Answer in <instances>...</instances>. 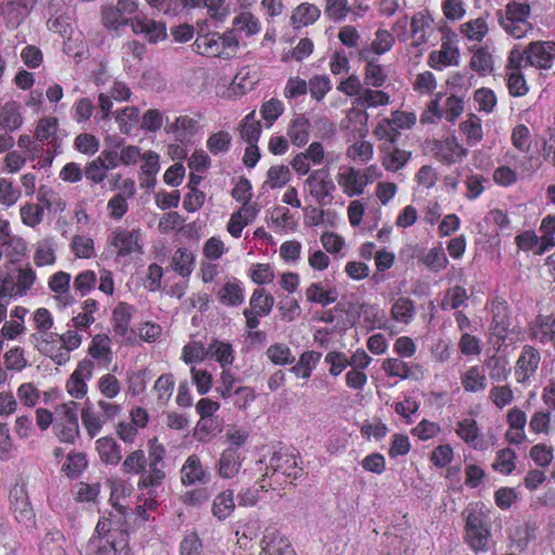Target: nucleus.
<instances>
[{
	"mask_svg": "<svg viewBox=\"0 0 555 555\" xmlns=\"http://www.w3.org/2000/svg\"><path fill=\"white\" fill-rule=\"evenodd\" d=\"M95 533L80 550L81 555H118L128 546L129 532L126 521V509L114 505V512L98 521Z\"/></svg>",
	"mask_w": 555,
	"mask_h": 555,
	"instance_id": "1",
	"label": "nucleus"
},
{
	"mask_svg": "<svg viewBox=\"0 0 555 555\" xmlns=\"http://www.w3.org/2000/svg\"><path fill=\"white\" fill-rule=\"evenodd\" d=\"M166 448L156 437L147 441V456L142 449L126 455L121 470L126 475H139L138 488H157L166 479Z\"/></svg>",
	"mask_w": 555,
	"mask_h": 555,
	"instance_id": "2",
	"label": "nucleus"
},
{
	"mask_svg": "<svg viewBox=\"0 0 555 555\" xmlns=\"http://www.w3.org/2000/svg\"><path fill=\"white\" fill-rule=\"evenodd\" d=\"M463 515L465 517L464 541L475 553L488 551L491 538L490 519L478 505H470Z\"/></svg>",
	"mask_w": 555,
	"mask_h": 555,
	"instance_id": "3",
	"label": "nucleus"
},
{
	"mask_svg": "<svg viewBox=\"0 0 555 555\" xmlns=\"http://www.w3.org/2000/svg\"><path fill=\"white\" fill-rule=\"evenodd\" d=\"M238 39L233 30L220 33H208L198 35L193 47L198 54L208 57H220L230 60L237 53Z\"/></svg>",
	"mask_w": 555,
	"mask_h": 555,
	"instance_id": "4",
	"label": "nucleus"
},
{
	"mask_svg": "<svg viewBox=\"0 0 555 555\" xmlns=\"http://www.w3.org/2000/svg\"><path fill=\"white\" fill-rule=\"evenodd\" d=\"M530 14V5L517 1H509L504 11L496 12L499 25L515 39L524 38L532 29V24L529 22Z\"/></svg>",
	"mask_w": 555,
	"mask_h": 555,
	"instance_id": "5",
	"label": "nucleus"
},
{
	"mask_svg": "<svg viewBox=\"0 0 555 555\" xmlns=\"http://www.w3.org/2000/svg\"><path fill=\"white\" fill-rule=\"evenodd\" d=\"M53 431L61 442L76 443L80 436L78 403L76 401L69 400L55 406Z\"/></svg>",
	"mask_w": 555,
	"mask_h": 555,
	"instance_id": "6",
	"label": "nucleus"
},
{
	"mask_svg": "<svg viewBox=\"0 0 555 555\" xmlns=\"http://www.w3.org/2000/svg\"><path fill=\"white\" fill-rule=\"evenodd\" d=\"M378 178V169L375 165L359 169L348 167L336 176V181L348 197L362 195L365 188Z\"/></svg>",
	"mask_w": 555,
	"mask_h": 555,
	"instance_id": "7",
	"label": "nucleus"
},
{
	"mask_svg": "<svg viewBox=\"0 0 555 555\" xmlns=\"http://www.w3.org/2000/svg\"><path fill=\"white\" fill-rule=\"evenodd\" d=\"M309 194L319 205H331L336 185L327 170L318 169L312 171L305 181Z\"/></svg>",
	"mask_w": 555,
	"mask_h": 555,
	"instance_id": "8",
	"label": "nucleus"
},
{
	"mask_svg": "<svg viewBox=\"0 0 555 555\" xmlns=\"http://www.w3.org/2000/svg\"><path fill=\"white\" fill-rule=\"evenodd\" d=\"M274 306V297L267 294L263 288H256L249 298V308L244 309L243 315L246 320V327L255 330L260 324V318L270 314Z\"/></svg>",
	"mask_w": 555,
	"mask_h": 555,
	"instance_id": "9",
	"label": "nucleus"
},
{
	"mask_svg": "<svg viewBox=\"0 0 555 555\" xmlns=\"http://www.w3.org/2000/svg\"><path fill=\"white\" fill-rule=\"evenodd\" d=\"M373 362V358L362 348L351 353L350 370L345 375L346 386L353 391H362L369 380L366 369Z\"/></svg>",
	"mask_w": 555,
	"mask_h": 555,
	"instance_id": "10",
	"label": "nucleus"
},
{
	"mask_svg": "<svg viewBox=\"0 0 555 555\" xmlns=\"http://www.w3.org/2000/svg\"><path fill=\"white\" fill-rule=\"evenodd\" d=\"M490 310L492 313L490 334L501 345L506 340L512 325L511 308L504 298L496 297L492 300Z\"/></svg>",
	"mask_w": 555,
	"mask_h": 555,
	"instance_id": "11",
	"label": "nucleus"
},
{
	"mask_svg": "<svg viewBox=\"0 0 555 555\" xmlns=\"http://www.w3.org/2000/svg\"><path fill=\"white\" fill-rule=\"evenodd\" d=\"M140 229L116 228L111 236L109 244L114 247L118 257H128L133 254H142Z\"/></svg>",
	"mask_w": 555,
	"mask_h": 555,
	"instance_id": "12",
	"label": "nucleus"
},
{
	"mask_svg": "<svg viewBox=\"0 0 555 555\" xmlns=\"http://www.w3.org/2000/svg\"><path fill=\"white\" fill-rule=\"evenodd\" d=\"M93 371L94 363L89 358H85L78 362L65 385L66 391L72 398L80 400L87 396V382L91 379Z\"/></svg>",
	"mask_w": 555,
	"mask_h": 555,
	"instance_id": "13",
	"label": "nucleus"
},
{
	"mask_svg": "<svg viewBox=\"0 0 555 555\" xmlns=\"http://www.w3.org/2000/svg\"><path fill=\"white\" fill-rule=\"evenodd\" d=\"M527 65L548 70L555 62V41L537 40L526 47Z\"/></svg>",
	"mask_w": 555,
	"mask_h": 555,
	"instance_id": "14",
	"label": "nucleus"
},
{
	"mask_svg": "<svg viewBox=\"0 0 555 555\" xmlns=\"http://www.w3.org/2000/svg\"><path fill=\"white\" fill-rule=\"evenodd\" d=\"M433 155L443 165L461 163L467 156V149L461 145L454 135L433 142Z\"/></svg>",
	"mask_w": 555,
	"mask_h": 555,
	"instance_id": "15",
	"label": "nucleus"
},
{
	"mask_svg": "<svg viewBox=\"0 0 555 555\" xmlns=\"http://www.w3.org/2000/svg\"><path fill=\"white\" fill-rule=\"evenodd\" d=\"M259 555H297L291 541L276 528H266L260 540Z\"/></svg>",
	"mask_w": 555,
	"mask_h": 555,
	"instance_id": "16",
	"label": "nucleus"
},
{
	"mask_svg": "<svg viewBox=\"0 0 555 555\" xmlns=\"http://www.w3.org/2000/svg\"><path fill=\"white\" fill-rule=\"evenodd\" d=\"M130 26L135 35H141L150 43H157L167 37L165 23L149 18L143 14L131 17Z\"/></svg>",
	"mask_w": 555,
	"mask_h": 555,
	"instance_id": "17",
	"label": "nucleus"
},
{
	"mask_svg": "<svg viewBox=\"0 0 555 555\" xmlns=\"http://www.w3.org/2000/svg\"><path fill=\"white\" fill-rule=\"evenodd\" d=\"M10 502L15 519L20 524L29 526L34 520L35 514L24 483L14 485L10 491Z\"/></svg>",
	"mask_w": 555,
	"mask_h": 555,
	"instance_id": "18",
	"label": "nucleus"
},
{
	"mask_svg": "<svg viewBox=\"0 0 555 555\" xmlns=\"http://www.w3.org/2000/svg\"><path fill=\"white\" fill-rule=\"evenodd\" d=\"M269 470H272V474H282L289 480V482L299 478L302 474V468L298 465L296 456L286 451H278L273 453L270 459L269 466L267 467L266 476H268Z\"/></svg>",
	"mask_w": 555,
	"mask_h": 555,
	"instance_id": "19",
	"label": "nucleus"
},
{
	"mask_svg": "<svg viewBox=\"0 0 555 555\" xmlns=\"http://www.w3.org/2000/svg\"><path fill=\"white\" fill-rule=\"evenodd\" d=\"M460 50L454 46L449 36L442 37L440 50L429 53L427 64L436 69L442 70L446 67L459 64Z\"/></svg>",
	"mask_w": 555,
	"mask_h": 555,
	"instance_id": "20",
	"label": "nucleus"
},
{
	"mask_svg": "<svg viewBox=\"0 0 555 555\" xmlns=\"http://www.w3.org/2000/svg\"><path fill=\"white\" fill-rule=\"evenodd\" d=\"M541 354L537 348L525 345L515 365V377L518 383H526L537 372Z\"/></svg>",
	"mask_w": 555,
	"mask_h": 555,
	"instance_id": "21",
	"label": "nucleus"
},
{
	"mask_svg": "<svg viewBox=\"0 0 555 555\" xmlns=\"http://www.w3.org/2000/svg\"><path fill=\"white\" fill-rule=\"evenodd\" d=\"M88 356L94 363V367L108 370L113 361L109 337L106 334L94 335L88 347Z\"/></svg>",
	"mask_w": 555,
	"mask_h": 555,
	"instance_id": "22",
	"label": "nucleus"
},
{
	"mask_svg": "<svg viewBox=\"0 0 555 555\" xmlns=\"http://www.w3.org/2000/svg\"><path fill=\"white\" fill-rule=\"evenodd\" d=\"M180 479L183 486L205 485L208 482L209 473L203 466L197 454L193 453L186 457L180 469Z\"/></svg>",
	"mask_w": 555,
	"mask_h": 555,
	"instance_id": "23",
	"label": "nucleus"
},
{
	"mask_svg": "<svg viewBox=\"0 0 555 555\" xmlns=\"http://www.w3.org/2000/svg\"><path fill=\"white\" fill-rule=\"evenodd\" d=\"M434 18L429 11H418L413 14L410 21L412 46L420 47L427 43L434 31Z\"/></svg>",
	"mask_w": 555,
	"mask_h": 555,
	"instance_id": "24",
	"label": "nucleus"
},
{
	"mask_svg": "<svg viewBox=\"0 0 555 555\" xmlns=\"http://www.w3.org/2000/svg\"><path fill=\"white\" fill-rule=\"evenodd\" d=\"M395 36L387 29H377L371 46L362 47L358 54L359 59L367 61L371 54L382 55L390 51L395 44Z\"/></svg>",
	"mask_w": 555,
	"mask_h": 555,
	"instance_id": "25",
	"label": "nucleus"
},
{
	"mask_svg": "<svg viewBox=\"0 0 555 555\" xmlns=\"http://www.w3.org/2000/svg\"><path fill=\"white\" fill-rule=\"evenodd\" d=\"M242 464L243 457L236 448H227L222 451L216 467L221 478L231 479L238 474Z\"/></svg>",
	"mask_w": 555,
	"mask_h": 555,
	"instance_id": "26",
	"label": "nucleus"
},
{
	"mask_svg": "<svg viewBox=\"0 0 555 555\" xmlns=\"http://www.w3.org/2000/svg\"><path fill=\"white\" fill-rule=\"evenodd\" d=\"M95 450L101 462L106 465L116 466L121 462V448L112 436H104L96 439Z\"/></svg>",
	"mask_w": 555,
	"mask_h": 555,
	"instance_id": "27",
	"label": "nucleus"
},
{
	"mask_svg": "<svg viewBox=\"0 0 555 555\" xmlns=\"http://www.w3.org/2000/svg\"><path fill=\"white\" fill-rule=\"evenodd\" d=\"M143 164L141 165L139 181L142 189L154 188L156 183V175L158 173L159 156L155 152H147L142 156Z\"/></svg>",
	"mask_w": 555,
	"mask_h": 555,
	"instance_id": "28",
	"label": "nucleus"
},
{
	"mask_svg": "<svg viewBox=\"0 0 555 555\" xmlns=\"http://www.w3.org/2000/svg\"><path fill=\"white\" fill-rule=\"evenodd\" d=\"M554 328L555 319L552 314H538L528 325L530 338L542 345L547 344V339Z\"/></svg>",
	"mask_w": 555,
	"mask_h": 555,
	"instance_id": "29",
	"label": "nucleus"
},
{
	"mask_svg": "<svg viewBox=\"0 0 555 555\" xmlns=\"http://www.w3.org/2000/svg\"><path fill=\"white\" fill-rule=\"evenodd\" d=\"M310 128V120L304 114H297L289 122L287 135L294 145L301 147L309 141Z\"/></svg>",
	"mask_w": 555,
	"mask_h": 555,
	"instance_id": "30",
	"label": "nucleus"
},
{
	"mask_svg": "<svg viewBox=\"0 0 555 555\" xmlns=\"http://www.w3.org/2000/svg\"><path fill=\"white\" fill-rule=\"evenodd\" d=\"M307 301L311 304H319L322 307H326L334 304L338 294L333 287H325L321 282H313L306 288Z\"/></svg>",
	"mask_w": 555,
	"mask_h": 555,
	"instance_id": "31",
	"label": "nucleus"
},
{
	"mask_svg": "<svg viewBox=\"0 0 555 555\" xmlns=\"http://www.w3.org/2000/svg\"><path fill=\"white\" fill-rule=\"evenodd\" d=\"M82 426L90 439L96 437L103 429L106 421L99 412L94 410L89 401L82 406L81 412Z\"/></svg>",
	"mask_w": 555,
	"mask_h": 555,
	"instance_id": "32",
	"label": "nucleus"
},
{
	"mask_svg": "<svg viewBox=\"0 0 555 555\" xmlns=\"http://www.w3.org/2000/svg\"><path fill=\"white\" fill-rule=\"evenodd\" d=\"M38 202L52 214H61L66 209V202L62 195L50 186L41 185L37 194Z\"/></svg>",
	"mask_w": 555,
	"mask_h": 555,
	"instance_id": "33",
	"label": "nucleus"
},
{
	"mask_svg": "<svg viewBox=\"0 0 555 555\" xmlns=\"http://www.w3.org/2000/svg\"><path fill=\"white\" fill-rule=\"evenodd\" d=\"M37 281L36 271L27 264L16 269L15 278H12V288L15 297L25 296Z\"/></svg>",
	"mask_w": 555,
	"mask_h": 555,
	"instance_id": "34",
	"label": "nucleus"
},
{
	"mask_svg": "<svg viewBox=\"0 0 555 555\" xmlns=\"http://www.w3.org/2000/svg\"><path fill=\"white\" fill-rule=\"evenodd\" d=\"M488 16L489 13L463 23L460 27L461 34L469 41L481 42L489 34Z\"/></svg>",
	"mask_w": 555,
	"mask_h": 555,
	"instance_id": "35",
	"label": "nucleus"
},
{
	"mask_svg": "<svg viewBox=\"0 0 555 555\" xmlns=\"http://www.w3.org/2000/svg\"><path fill=\"white\" fill-rule=\"evenodd\" d=\"M171 268L182 278H189L195 264L194 254L186 247H179L172 255Z\"/></svg>",
	"mask_w": 555,
	"mask_h": 555,
	"instance_id": "36",
	"label": "nucleus"
},
{
	"mask_svg": "<svg viewBox=\"0 0 555 555\" xmlns=\"http://www.w3.org/2000/svg\"><path fill=\"white\" fill-rule=\"evenodd\" d=\"M207 357L217 361L222 369H225L232 365L234 361V350L231 344L212 339L207 347Z\"/></svg>",
	"mask_w": 555,
	"mask_h": 555,
	"instance_id": "37",
	"label": "nucleus"
},
{
	"mask_svg": "<svg viewBox=\"0 0 555 555\" xmlns=\"http://www.w3.org/2000/svg\"><path fill=\"white\" fill-rule=\"evenodd\" d=\"M461 383L466 392H478L485 390L487 377L479 365H473L462 374Z\"/></svg>",
	"mask_w": 555,
	"mask_h": 555,
	"instance_id": "38",
	"label": "nucleus"
},
{
	"mask_svg": "<svg viewBox=\"0 0 555 555\" xmlns=\"http://www.w3.org/2000/svg\"><path fill=\"white\" fill-rule=\"evenodd\" d=\"M23 125L20 105L15 101L7 102L0 111V127L7 131H15Z\"/></svg>",
	"mask_w": 555,
	"mask_h": 555,
	"instance_id": "39",
	"label": "nucleus"
},
{
	"mask_svg": "<svg viewBox=\"0 0 555 555\" xmlns=\"http://www.w3.org/2000/svg\"><path fill=\"white\" fill-rule=\"evenodd\" d=\"M460 131L465 135L466 143L475 146L483 138L481 118L476 114H469L465 120L460 124Z\"/></svg>",
	"mask_w": 555,
	"mask_h": 555,
	"instance_id": "40",
	"label": "nucleus"
},
{
	"mask_svg": "<svg viewBox=\"0 0 555 555\" xmlns=\"http://www.w3.org/2000/svg\"><path fill=\"white\" fill-rule=\"evenodd\" d=\"M241 139L247 144L258 143L261 134L260 121L256 119V112L248 113L238 125Z\"/></svg>",
	"mask_w": 555,
	"mask_h": 555,
	"instance_id": "41",
	"label": "nucleus"
},
{
	"mask_svg": "<svg viewBox=\"0 0 555 555\" xmlns=\"http://www.w3.org/2000/svg\"><path fill=\"white\" fill-rule=\"evenodd\" d=\"M57 128L59 120L56 117L40 118L35 130V140L40 143L48 142L55 147Z\"/></svg>",
	"mask_w": 555,
	"mask_h": 555,
	"instance_id": "42",
	"label": "nucleus"
},
{
	"mask_svg": "<svg viewBox=\"0 0 555 555\" xmlns=\"http://www.w3.org/2000/svg\"><path fill=\"white\" fill-rule=\"evenodd\" d=\"M99 309V304L93 298L86 299L81 305V312L73 317L72 323L75 330L86 331L95 322L94 313Z\"/></svg>",
	"mask_w": 555,
	"mask_h": 555,
	"instance_id": "43",
	"label": "nucleus"
},
{
	"mask_svg": "<svg viewBox=\"0 0 555 555\" xmlns=\"http://www.w3.org/2000/svg\"><path fill=\"white\" fill-rule=\"evenodd\" d=\"M473 55L470 57V68L479 75L490 74L493 69V59L486 46H479L472 49Z\"/></svg>",
	"mask_w": 555,
	"mask_h": 555,
	"instance_id": "44",
	"label": "nucleus"
},
{
	"mask_svg": "<svg viewBox=\"0 0 555 555\" xmlns=\"http://www.w3.org/2000/svg\"><path fill=\"white\" fill-rule=\"evenodd\" d=\"M132 306L126 302H119L113 310L112 323L116 335L125 336L130 326L132 317Z\"/></svg>",
	"mask_w": 555,
	"mask_h": 555,
	"instance_id": "45",
	"label": "nucleus"
},
{
	"mask_svg": "<svg viewBox=\"0 0 555 555\" xmlns=\"http://www.w3.org/2000/svg\"><path fill=\"white\" fill-rule=\"evenodd\" d=\"M234 493L232 490H224L214 499L211 512L219 520L227 519L234 511Z\"/></svg>",
	"mask_w": 555,
	"mask_h": 555,
	"instance_id": "46",
	"label": "nucleus"
},
{
	"mask_svg": "<svg viewBox=\"0 0 555 555\" xmlns=\"http://www.w3.org/2000/svg\"><path fill=\"white\" fill-rule=\"evenodd\" d=\"M217 296L220 304L229 307H237L245 299L244 289L237 282H227Z\"/></svg>",
	"mask_w": 555,
	"mask_h": 555,
	"instance_id": "47",
	"label": "nucleus"
},
{
	"mask_svg": "<svg viewBox=\"0 0 555 555\" xmlns=\"http://www.w3.org/2000/svg\"><path fill=\"white\" fill-rule=\"evenodd\" d=\"M321 15L320 9L311 3L305 2L299 4L292 14V23L296 27L308 26L319 20Z\"/></svg>",
	"mask_w": 555,
	"mask_h": 555,
	"instance_id": "48",
	"label": "nucleus"
},
{
	"mask_svg": "<svg viewBox=\"0 0 555 555\" xmlns=\"http://www.w3.org/2000/svg\"><path fill=\"white\" fill-rule=\"evenodd\" d=\"M421 262L434 273L443 271L448 264V257L441 246L430 248L422 258Z\"/></svg>",
	"mask_w": 555,
	"mask_h": 555,
	"instance_id": "49",
	"label": "nucleus"
},
{
	"mask_svg": "<svg viewBox=\"0 0 555 555\" xmlns=\"http://www.w3.org/2000/svg\"><path fill=\"white\" fill-rule=\"evenodd\" d=\"M390 313L395 321L408 324L415 313L414 301L408 297H399L392 304Z\"/></svg>",
	"mask_w": 555,
	"mask_h": 555,
	"instance_id": "50",
	"label": "nucleus"
},
{
	"mask_svg": "<svg viewBox=\"0 0 555 555\" xmlns=\"http://www.w3.org/2000/svg\"><path fill=\"white\" fill-rule=\"evenodd\" d=\"M139 116L140 112L135 106H127L117 112L115 120L118 125L119 131L124 134H130L139 124Z\"/></svg>",
	"mask_w": 555,
	"mask_h": 555,
	"instance_id": "51",
	"label": "nucleus"
},
{
	"mask_svg": "<svg viewBox=\"0 0 555 555\" xmlns=\"http://www.w3.org/2000/svg\"><path fill=\"white\" fill-rule=\"evenodd\" d=\"M468 300V294L464 286L455 285L447 289L441 302L442 310H457Z\"/></svg>",
	"mask_w": 555,
	"mask_h": 555,
	"instance_id": "52",
	"label": "nucleus"
},
{
	"mask_svg": "<svg viewBox=\"0 0 555 555\" xmlns=\"http://www.w3.org/2000/svg\"><path fill=\"white\" fill-rule=\"evenodd\" d=\"M56 261L55 246L51 238L38 243L34 254V262L37 267L52 266Z\"/></svg>",
	"mask_w": 555,
	"mask_h": 555,
	"instance_id": "53",
	"label": "nucleus"
},
{
	"mask_svg": "<svg viewBox=\"0 0 555 555\" xmlns=\"http://www.w3.org/2000/svg\"><path fill=\"white\" fill-rule=\"evenodd\" d=\"M516 452L511 448H504L496 452L492 468L502 475H509L516 467Z\"/></svg>",
	"mask_w": 555,
	"mask_h": 555,
	"instance_id": "54",
	"label": "nucleus"
},
{
	"mask_svg": "<svg viewBox=\"0 0 555 555\" xmlns=\"http://www.w3.org/2000/svg\"><path fill=\"white\" fill-rule=\"evenodd\" d=\"M325 363L330 365L328 373L333 377L340 375L348 366L351 365V356L348 357L341 351H330L326 353Z\"/></svg>",
	"mask_w": 555,
	"mask_h": 555,
	"instance_id": "55",
	"label": "nucleus"
},
{
	"mask_svg": "<svg viewBox=\"0 0 555 555\" xmlns=\"http://www.w3.org/2000/svg\"><path fill=\"white\" fill-rule=\"evenodd\" d=\"M0 244L2 247H12L16 253H23L25 249L24 241L12 234L10 222L0 216Z\"/></svg>",
	"mask_w": 555,
	"mask_h": 555,
	"instance_id": "56",
	"label": "nucleus"
},
{
	"mask_svg": "<svg viewBox=\"0 0 555 555\" xmlns=\"http://www.w3.org/2000/svg\"><path fill=\"white\" fill-rule=\"evenodd\" d=\"M455 434L465 443L473 444L480 436L477 421L474 418H464L459 421L455 427Z\"/></svg>",
	"mask_w": 555,
	"mask_h": 555,
	"instance_id": "57",
	"label": "nucleus"
},
{
	"mask_svg": "<svg viewBox=\"0 0 555 555\" xmlns=\"http://www.w3.org/2000/svg\"><path fill=\"white\" fill-rule=\"evenodd\" d=\"M20 215L23 224L29 228H36L42 222L44 211L43 207L38 204L26 203L21 206Z\"/></svg>",
	"mask_w": 555,
	"mask_h": 555,
	"instance_id": "58",
	"label": "nucleus"
},
{
	"mask_svg": "<svg viewBox=\"0 0 555 555\" xmlns=\"http://www.w3.org/2000/svg\"><path fill=\"white\" fill-rule=\"evenodd\" d=\"M505 80L511 96L521 98L529 92V86L522 73L506 72Z\"/></svg>",
	"mask_w": 555,
	"mask_h": 555,
	"instance_id": "59",
	"label": "nucleus"
},
{
	"mask_svg": "<svg viewBox=\"0 0 555 555\" xmlns=\"http://www.w3.org/2000/svg\"><path fill=\"white\" fill-rule=\"evenodd\" d=\"M382 370L388 377L408 379L411 375V367L399 358H388L382 363Z\"/></svg>",
	"mask_w": 555,
	"mask_h": 555,
	"instance_id": "60",
	"label": "nucleus"
},
{
	"mask_svg": "<svg viewBox=\"0 0 555 555\" xmlns=\"http://www.w3.org/2000/svg\"><path fill=\"white\" fill-rule=\"evenodd\" d=\"M70 280L72 276L69 273L65 271H57L53 273L48 280L49 289L56 294L59 297H70Z\"/></svg>",
	"mask_w": 555,
	"mask_h": 555,
	"instance_id": "61",
	"label": "nucleus"
},
{
	"mask_svg": "<svg viewBox=\"0 0 555 555\" xmlns=\"http://www.w3.org/2000/svg\"><path fill=\"white\" fill-rule=\"evenodd\" d=\"M308 89L315 101H322L331 91L332 83L327 75H314L309 79Z\"/></svg>",
	"mask_w": 555,
	"mask_h": 555,
	"instance_id": "62",
	"label": "nucleus"
},
{
	"mask_svg": "<svg viewBox=\"0 0 555 555\" xmlns=\"http://www.w3.org/2000/svg\"><path fill=\"white\" fill-rule=\"evenodd\" d=\"M231 140L230 133L221 130L208 137L206 146L212 155L223 154L230 150Z\"/></svg>",
	"mask_w": 555,
	"mask_h": 555,
	"instance_id": "63",
	"label": "nucleus"
},
{
	"mask_svg": "<svg viewBox=\"0 0 555 555\" xmlns=\"http://www.w3.org/2000/svg\"><path fill=\"white\" fill-rule=\"evenodd\" d=\"M411 153L399 147H392L384 157L383 166L386 170L396 172L410 159Z\"/></svg>",
	"mask_w": 555,
	"mask_h": 555,
	"instance_id": "64",
	"label": "nucleus"
}]
</instances>
